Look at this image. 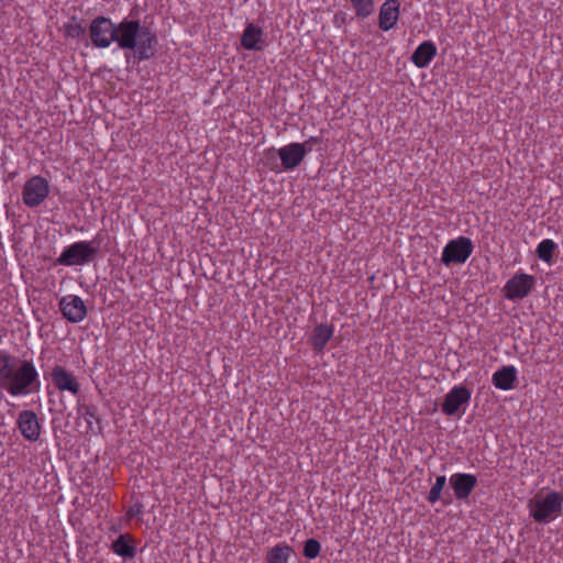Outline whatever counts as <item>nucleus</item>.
<instances>
[{"label":"nucleus","instance_id":"obj_26","mask_svg":"<svg viewBox=\"0 0 563 563\" xmlns=\"http://www.w3.org/2000/svg\"><path fill=\"white\" fill-rule=\"evenodd\" d=\"M143 515V505L141 503H134L130 506L126 511V516L129 519L137 518Z\"/></svg>","mask_w":563,"mask_h":563},{"label":"nucleus","instance_id":"obj_6","mask_svg":"<svg viewBox=\"0 0 563 563\" xmlns=\"http://www.w3.org/2000/svg\"><path fill=\"white\" fill-rule=\"evenodd\" d=\"M536 279L532 275L518 272L504 286V295L508 300H520L527 297L534 287Z\"/></svg>","mask_w":563,"mask_h":563},{"label":"nucleus","instance_id":"obj_30","mask_svg":"<svg viewBox=\"0 0 563 563\" xmlns=\"http://www.w3.org/2000/svg\"><path fill=\"white\" fill-rule=\"evenodd\" d=\"M254 32H255L254 26L252 24H250L246 26V29L244 30L242 35H245V36L255 35Z\"/></svg>","mask_w":563,"mask_h":563},{"label":"nucleus","instance_id":"obj_7","mask_svg":"<svg viewBox=\"0 0 563 563\" xmlns=\"http://www.w3.org/2000/svg\"><path fill=\"white\" fill-rule=\"evenodd\" d=\"M471 396L472 391L467 387L463 385L453 386L442 402V412L446 416H454L462 407H464V411L471 400Z\"/></svg>","mask_w":563,"mask_h":563},{"label":"nucleus","instance_id":"obj_8","mask_svg":"<svg viewBox=\"0 0 563 563\" xmlns=\"http://www.w3.org/2000/svg\"><path fill=\"white\" fill-rule=\"evenodd\" d=\"M95 250L87 242H76L64 249L57 262L65 266L80 265L89 261Z\"/></svg>","mask_w":563,"mask_h":563},{"label":"nucleus","instance_id":"obj_9","mask_svg":"<svg viewBox=\"0 0 563 563\" xmlns=\"http://www.w3.org/2000/svg\"><path fill=\"white\" fill-rule=\"evenodd\" d=\"M309 152H311V147L305 148V145L298 142L289 143L277 150L283 169L286 172L297 168Z\"/></svg>","mask_w":563,"mask_h":563},{"label":"nucleus","instance_id":"obj_11","mask_svg":"<svg viewBox=\"0 0 563 563\" xmlns=\"http://www.w3.org/2000/svg\"><path fill=\"white\" fill-rule=\"evenodd\" d=\"M21 434L29 441H37L41 435V424L36 413L32 410H22L16 420Z\"/></svg>","mask_w":563,"mask_h":563},{"label":"nucleus","instance_id":"obj_16","mask_svg":"<svg viewBox=\"0 0 563 563\" xmlns=\"http://www.w3.org/2000/svg\"><path fill=\"white\" fill-rule=\"evenodd\" d=\"M518 371L514 365H505L497 369L492 376L493 385L500 390L515 388Z\"/></svg>","mask_w":563,"mask_h":563},{"label":"nucleus","instance_id":"obj_14","mask_svg":"<svg viewBox=\"0 0 563 563\" xmlns=\"http://www.w3.org/2000/svg\"><path fill=\"white\" fill-rule=\"evenodd\" d=\"M399 0H385L378 14L380 30L387 32L394 27L399 19Z\"/></svg>","mask_w":563,"mask_h":563},{"label":"nucleus","instance_id":"obj_12","mask_svg":"<svg viewBox=\"0 0 563 563\" xmlns=\"http://www.w3.org/2000/svg\"><path fill=\"white\" fill-rule=\"evenodd\" d=\"M450 485L459 500H465L477 485V478L471 473H454L450 476Z\"/></svg>","mask_w":563,"mask_h":563},{"label":"nucleus","instance_id":"obj_5","mask_svg":"<svg viewBox=\"0 0 563 563\" xmlns=\"http://www.w3.org/2000/svg\"><path fill=\"white\" fill-rule=\"evenodd\" d=\"M49 194V184L42 176L31 177L23 186L22 200L30 208L40 206Z\"/></svg>","mask_w":563,"mask_h":563},{"label":"nucleus","instance_id":"obj_4","mask_svg":"<svg viewBox=\"0 0 563 563\" xmlns=\"http://www.w3.org/2000/svg\"><path fill=\"white\" fill-rule=\"evenodd\" d=\"M110 40L119 42L120 47L131 51L126 53V57L130 58L131 54L137 60L148 59L155 53L156 37H108V46Z\"/></svg>","mask_w":563,"mask_h":563},{"label":"nucleus","instance_id":"obj_27","mask_svg":"<svg viewBox=\"0 0 563 563\" xmlns=\"http://www.w3.org/2000/svg\"><path fill=\"white\" fill-rule=\"evenodd\" d=\"M106 22V18L103 16H99L92 23H91V27H90V31H91V34L90 35H100V32H101V24Z\"/></svg>","mask_w":563,"mask_h":563},{"label":"nucleus","instance_id":"obj_22","mask_svg":"<svg viewBox=\"0 0 563 563\" xmlns=\"http://www.w3.org/2000/svg\"><path fill=\"white\" fill-rule=\"evenodd\" d=\"M108 26L112 29L111 33L109 35H137L140 30V23L139 21L131 20L123 22L120 25V33L118 32L115 24L111 23V21L108 19Z\"/></svg>","mask_w":563,"mask_h":563},{"label":"nucleus","instance_id":"obj_20","mask_svg":"<svg viewBox=\"0 0 563 563\" xmlns=\"http://www.w3.org/2000/svg\"><path fill=\"white\" fill-rule=\"evenodd\" d=\"M357 18L366 19L375 11V0H350Z\"/></svg>","mask_w":563,"mask_h":563},{"label":"nucleus","instance_id":"obj_29","mask_svg":"<svg viewBox=\"0 0 563 563\" xmlns=\"http://www.w3.org/2000/svg\"><path fill=\"white\" fill-rule=\"evenodd\" d=\"M96 46L106 47V37H92Z\"/></svg>","mask_w":563,"mask_h":563},{"label":"nucleus","instance_id":"obj_24","mask_svg":"<svg viewBox=\"0 0 563 563\" xmlns=\"http://www.w3.org/2000/svg\"><path fill=\"white\" fill-rule=\"evenodd\" d=\"M320 551H321V544L318 540L316 539H308L306 542H305V545H303V555L307 558V559H316L319 554H320Z\"/></svg>","mask_w":563,"mask_h":563},{"label":"nucleus","instance_id":"obj_23","mask_svg":"<svg viewBox=\"0 0 563 563\" xmlns=\"http://www.w3.org/2000/svg\"><path fill=\"white\" fill-rule=\"evenodd\" d=\"M446 477L444 475H439L435 478V483L431 487L429 495H428V501L430 504H435L441 498V493L445 486Z\"/></svg>","mask_w":563,"mask_h":563},{"label":"nucleus","instance_id":"obj_21","mask_svg":"<svg viewBox=\"0 0 563 563\" xmlns=\"http://www.w3.org/2000/svg\"><path fill=\"white\" fill-rule=\"evenodd\" d=\"M555 249L556 243L553 240L544 239L538 244L536 253L541 261L550 263L553 258Z\"/></svg>","mask_w":563,"mask_h":563},{"label":"nucleus","instance_id":"obj_18","mask_svg":"<svg viewBox=\"0 0 563 563\" xmlns=\"http://www.w3.org/2000/svg\"><path fill=\"white\" fill-rule=\"evenodd\" d=\"M437 55V46L431 41L422 42L412 53L411 62L419 68L427 67Z\"/></svg>","mask_w":563,"mask_h":563},{"label":"nucleus","instance_id":"obj_15","mask_svg":"<svg viewBox=\"0 0 563 563\" xmlns=\"http://www.w3.org/2000/svg\"><path fill=\"white\" fill-rule=\"evenodd\" d=\"M333 333H334V327L332 324H328V323L317 324L313 328L311 336H310V344H311L312 350L317 354L322 353L325 345L332 339Z\"/></svg>","mask_w":563,"mask_h":563},{"label":"nucleus","instance_id":"obj_1","mask_svg":"<svg viewBox=\"0 0 563 563\" xmlns=\"http://www.w3.org/2000/svg\"><path fill=\"white\" fill-rule=\"evenodd\" d=\"M38 372L31 360L20 358L0 350V388L13 397L38 390Z\"/></svg>","mask_w":563,"mask_h":563},{"label":"nucleus","instance_id":"obj_2","mask_svg":"<svg viewBox=\"0 0 563 563\" xmlns=\"http://www.w3.org/2000/svg\"><path fill=\"white\" fill-rule=\"evenodd\" d=\"M563 493L550 492L543 498H533L528 503L530 516L536 522H550L562 511Z\"/></svg>","mask_w":563,"mask_h":563},{"label":"nucleus","instance_id":"obj_10","mask_svg":"<svg viewBox=\"0 0 563 563\" xmlns=\"http://www.w3.org/2000/svg\"><path fill=\"white\" fill-rule=\"evenodd\" d=\"M51 378L54 386L60 391H68L73 396H77L80 391V384L76 376L60 365L53 367Z\"/></svg>","mask_w":563,"mask_h":563},{"label":"nucleus","instance_id":"obj_17","mask_svg":"<svg viewBox=\"0 0 563 563\" xmlns=\"http://www.w3.org/2000/svg\"><path fill=\"white\" fill-rule=\"evenodd\" d=\"M111 549L124 560H132L136 554V540L130 533H122L112 542Z\"/></svg>","mask_w":563,"mask_h":563},{"label":"nucleus","instance_id":"obj_13","mask_svg":"<svg viewBox=\"0 0 563 563\" xmlns=\"http://www.w3.org/2000/svg\"><path fill=\"white\" fill-rule=\"evenodd\" d=\"M59 307L63 316L71 322H79L86 316L84 301L77 296L63 297Z\"/></svg>","mask_w":563,"mask_h":563},{"label":"nucleus","instance_id":"obj_25","mask_svg":"<svg viewBox=\"0 0 563 563\" xmlns=\"http://www.w3.org/2000/svg\"><path fill=\"white\" fill-rule=\"evenodd\" d=\"M241 45L245 49H263L266 45L265 37H241Z\"/></svg>","mask_w":563,"mask_h":563},{"label":"nucleus","instance_id":"obj_31","mask_svg":"<svg viewBox=\"0 0 563 563\" xmlns=\"http://www.w3.org/2000/svg\"><path fill=\"white\" fill-rule=\"evenodd\" d=\"M87 415H88L90 418L96 419V417H95V415H93L92 412H89V411H88V412H87Z\"/></svg>","mask_w":563,"mask_h":563},{"label":"nucleus","instance_id":"obj_3","mask_svg":"<svg viewBox=\"0 0 563 563\" xmlns=\"http://www.w3.org/2000/svg\"><path fill=\"white\" fill-rule=\"evenodd\" d=\"M473 242L470 238L459 236L450 240L442 250L441 262L445 266L464 264L473 253Z\"/></svg>","mask_w":563,"mask_h":563},{"label":"nucleus","instance_id":"obj_19","mask_svg":"<svg viewBox=\"0 0 563 563\" xmlns=\"http://www.w3.org/2000/svg\"><path fill=\"white\" fill-rule=\"evenodd\" d=\"M292 549L285 542L273 547L266 554L267 563H288Z\"/></svg>","mask_w":563,"mask_h":563},{"label":"nucleus","instance_id":"obj_28","mask_svg":"<svg viewBox=\"0 0 563 563\" xmlns=\"http://www.w3.org/2000/svg\"><path fill=\"white\" fill-rule=\"evenodd\" d=\"M321 143V137L319 136H310L308 140H306L305 142H302L301 144L305 145V148H308V147H311L316 144H320Z\"/></svg>","mask_w":563,"mask_h":563}]
</instances>
